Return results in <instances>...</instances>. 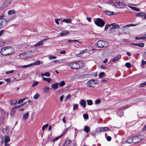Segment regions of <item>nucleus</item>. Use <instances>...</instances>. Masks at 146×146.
<instances>
[{
  "instance_id": "f257e3e1",
  "label": "nucleus",
  "mask_w": 146,
  "mask_h": 146,
  "mask_svg": "<svg viewBox=\"0 0 146 146\" xmlns=\"http://www.w3.org/2000/svg\"><path fill=\"white\" fill-rule=\"evenodd\" d=\"M14 51V48L13 47L6 46L3 47L1 49L0 53L3 55L7 56L12 54Z\"/></svg>"
},
{
  "instance_id": "f03ea898",
  "label": "nucleus",
  "mask_w": 146,
  "mask_h": 146,
  "mask_svg": "<svg viewBox=\"0 0 146 146\" xmlns=\"http://www.w3.org/2000/svg\"><path fill=\"white\" fill-rule=\"evenodd\" d=\"M95 24L98 26L102 27L105 25L104 22L102 19L99 18L95 19L94 20Z\"/></svg>"
},
{
  "instance_id": "7ed1b4c3",
  "label": "nucleus",
  "mask_w": 146,
  "mask_h": 146,
  "mask_svg": "<svg viewBox=\"0 0 146 146\" xmlns=\"http://www.w3.org/2000/svg\"><path fill=\"white\" fill-rule=\"evenodd\" d=\"M96 45L98 48H103L107 46V42L102 40L98 41L96 43Z\"/></svg>"
},
{
  "instance_id": "20e7f679",
  "label": "nucleus",
  "mask_w": 146,
  "mask_h": 146,
  "mask_svg": "<svg viewBox=\"0 0 146 146\" xmlns=\"http://www.w3.org/2000/svg\"><path fill=\"white\" fill-rule=\"evenodd\" d=\"M133 143H137L143 139H144V137L143 135H138L137 136H135L132 137Z\"/></svg>"
},
{
  "instance_id": "39448f33",
  "label": "nucleus",
  "mask_w": 146,
  "mask_h": 146,
  "mask_svg": "<svg viewBox=\"0 0 146 146\" xmlns=\"http://www.w3.org/2000/svg\"><path fill=\"white\" fill-rule=\"evenodd\" d=\"M136 26V25H135L133 24H130L129 25H126L125 26H122L121 27L119 28V29H118V32L119 33L121 34L122 33L120 32V30H121L123 31H124L125 30L129 28V27H131L132 26Z\"/></svg>"
},
{
  "instance_id": "423d86ee",
  "label": "nucleus",
  "mask_w": 146,
  "mask_h": 146,
  "mask_svg": "<svg viewBox=\"0 0 146 146\" xmlns=\"http://www.w3.org/2000/svg\"><path fill=\"white\" fill-rule=\"evenodd\" d=\"M114 6L117 8L122 7L124 5V3L123 2H121L119 0H114L113 2Z\"/></svg>"
},
{
  "instance_id": "0eeeda50",
  "label": "nucleus",
  "mask_w": 146,
  "mask_h": 146,
  "mask_svg": "<svg viewBox=\"0 0 146 146\" xmlns=\"http://www.w3.org/2000/svg\"><path fill=\"white\" fill-rule=\"evenodd\" d=\"M31 53V52H28L24 53L19 55L20 58H26L30 57L31 55H30Z\"/></svg>"
},
{
  "instance_id": "6e6552de",
  "label": "nucleus",
  "mask_w": 146,
  "mask_h": 146,
  "mask_svg": "<svg viewBox=\"0 0 146 146\" xmlns=\"http://www.w3.org/2000/svg\"><path fill=\"white\" fill-rule=\"evenodd\" d=\"M10 141V137L8 135H5L4 136V142L5 146H9L10 144L8 142Z\"/></svg>"
},
{
  "instance_id": "1a4fd4ad",
  "label": "nucleus",
  "mask_w": 146,
  "mask_h": 146,
  "mask_svg": "<svg viewBox=\"0 0 146 146\" xmlns=\"http://www.w3.org/2000/svg\"><path fill=\"white\" fill-rule=\"evenodd\" d=\"M0 22L2 28L6 27L8 23V21L5 19L0 20Z\"/></svg>"
},
{
  "instance_id": "9d476101",
  "label": "nucleus",
  "mask_w": 146,
  "mask_h": 146,
  "mask_svg": "<svg viewBox=\"0 0 146 146\" xmlns=\"http://www.w3.org/2000/svg\"><path fill=\"white\" fill-rule=\"evenodd\" d=\"M111 25L112 26L111 28V32H114V31L117 29H118L119 27L118 25L115 23L112 24Z\"/></svg>"
},
{
  "instance_id": "9b49d317",
  "label": "nucleus",
  "mask_w": 146,
  "mask_h": 146,
  "mask_svg": "<svg viewBox=\"0 0 146 146\" xmlns=\"http://www.w3.org/2000/svg\"><path fill=\"white\" fill-rule=\"evenodd\" d=\"M109 130L108 127H104L99 128L97 129V133H100L102 131H104Z\"/></svg>"
},
{
  "instance_id": "f8f14e48",
  "label": "nucleus",
  "mask_w": 146,
  "mask_h": 146,
  "mask_svg": "<svg viewBox=\"0 0 146 146\" xmlns=\"http://www.w3.org/2000/svg\"><path fill=\"white\" fill-rule=\"evenodd\" d=\"M94 80H91L87 82V84L88 87H94V86H93V85L94 84H96L94 82Z\"/></svg>"
},
{
  "instance_id": "ddd939ff",
  "label": "nucleus",
  "mask_w": 146,
  "mask_h": 146,
  "mask_svg": "<svg viewBox=\"0 0 146 146\" xmlns=\"http://www.w3.org/2000/svg\"><path fill=\"white\" fill-rule=\"evenodd\" d=\"M13 0H6L2 4L3 5V7H5L8 6L12 1Z\"/></svg>"
},
{
  "instance_id": "4468645a",
  "label": "nucleus",
  "mask_w": 146,
  "mask_h": 146,
  "mask_svg": "<svg viewBox=\"0 0 146 146\" xmlns=\"http://www.w3.org/2000/svg\"><path fill=\"white\" fill-rule=\"evenodd\" d=\"M77 62H73L70 64V66L72 69H78Z\"/></svg>"
},
{
  "instance_id": "2eb2a0df",
  "label": "nucleus",
  "mask_w": 146,
  "mask_h": 146,
  "mask_svg": "<svg viewBox=\"0 0 146 146\" xmlns=\"http://www.w3.org/2000/svg\"><path fill=\"white\" fill-rule=\"evenodd\" d=\"M10 127L9 126H7L5 128V130L7 134H11L12 133L13 129H14V128L11 130H10L9 129Z\"/></svg>"
},
{
  "instance_id": "dca6fc26",
  "label": "nucleus",
  "mask_w": 146,
  "mask_h": 146,
  "mask_svg": "<svg viewBox=\"0 0 146 146\" xmlns=\"http://www.w3.org/2000/svg\"><path fill=\"white\" fill-rule=\"evenodd\" d=\"M50 90L51 89L47 86H44L43 88V92L45 93H49Z\"/></svg>"
},
{
  "instance_id": "f3484780",
  "label": "nucleus",
  "mask_w": 146,
  "mask_h": 146,
  "mask_svg": "<svg viewBox=\"0 0 146 146\" xmlns=\"http://www.w3.org/2000/svg\"><path fill=\"white\" fill-rule=\"evenodd\" d=\"M8 115V113L7 111L4 110L2 111V112L1 117L3 118H7Z\"/></svg>"
},
{
  "instance_id": "a211bd4d",
  "label": "nucleus",
  "mask_w": 146,
  "mask_h": 146,
  "mask_svg": "<svg viewBox=\"0 0 146 146\" xmlns=\"http://www.w3.org/2000/svg\"><path fill=\"white\" fill-rule=\"evenodd\" d=\"M77 65L78 69L82 68L84 66V63L82 62L79 61L77 62Z\"/></svg>"
},
{
  "instance_id": "6ab92c4d",
  "label": "nucleus",
  "mask_w": 146,
  "mask_h": 146,
  "mask_svg": "<svg viewBox=\"0 0 146 146\" xmlns=\"http://www.w3.org/2000/svg\"><path fill=\"white\" fill-rule=\"evenodd\" d=\"M69 34V33L68 31H63L62 32H61L60 34V36H66L68 35Z\"/></svg>"
},
{
  "instance_id": "aec40b11",
  "label": "nucleus",
  "mask_w": 146,
  "mask_h": 146,
  "mask_svg": "<svg viewBox=\"0 0 146 146\" xmlns=\"http://www.w3.org/2000/svg\"><path fill=\"white\" fill-rule=\"evenodd\" d=\"M80 104L82 106L83 108L85 107L86 105V101L84 100H82L80 102Z\"/></svg>"
},
{
  "instance_id": "412c9836",
  "label": "nucleus",
  "mask_w": 146,
  "mask_h": 146,
  "mask_svg": "<svg viewBox=\"0 0 146 146\" xmlns=\"http://www.w3.org/2000/svg\"><path fill=\"white\" fill-rule=\"evenodd\" d=\"M41 76L43 78V77H44V76L46 77H49L50 76V73L49 72H45L44 73H41Z\"/></svg>"
},
{
  "instance_id": "4be33fe9",
  "label": "nucleus",
  "mask_w": 146,
  "mask_h": 146,
  "mask_svg": "<svg viewBox=\"0 0 146 146\" xmlns=\"http://www.w3.org/2000/svg\"><path fill=\"white\" fill-rule=\"evenodd\" d=\"M51 87L54 90L57 89L58 87V84L57 83H56L52 84Z\"/></svg>"
},
{
  "instance_id": "5701e85b",
  "label": "nucleus",
  "mask_w": 146,
  "mask_h": 146,
  "mask_svg": "<svg viewBox=\"0 0 146 146\" xmlns=\"http://www.w3.org/2000/svg\"><path fill=\"white\" fill-rule=\"evenodd\" d=\"M72 20L70 18H68L67 19H63L62 22H65L67 23H71L72 22Z\"/></svg>"
},
{
  "instance_id": "b1692460",
  "label": "nucleus",
  "mask_w": 146,
  "mask_h": 146,
  "mask_svg": "<svg viewBox=\"0 0 146 146\" xmlns=\"http://www.w3.org/2000/svg\"><path fill=\"white\" fill-rule=\"evenodd\" d=\"M71 143V140L67 139L65 140L63 146H67Z\"/></svg>"
},
{
  "instance_id": "393cba45",
  "label": "nucleus",
  "mask_w": 146,
  "mask_h": 146,
  "mask_svg": "<svg viewBox=\"0 0 146 146\" xmlns=\"http://www.w3.org/2000/svg\"><path fill=\"white\" fill-rule=\"evenodd\" d=\"M31 64L32 66L34 65H38L40 64V61L39 60H37L33 63H31Z\"/></svg>"
},
{
  "instance_id": "a878e982",
  "label": "nucleus",
  "mask_w": 146,
  "mask_h": 146,
  "mask_svg": "<svg viewBox=\"0 0 146 146\" xmlns=\"http://www.w3.org/2000/svg\"><path fill=\"white\" fill-rule=\"evenodd\" d=\"M90 130V128L87 126H86L84 128V131L86 133L89 132Z\"/></svg>"
},
{
  "instance_id": "bb28decb",
  "label": "nucleus",
  "mask_w": 146,
  "mask_h": 146,
  "mask_svg": "<svg viewBox=\"0 0 146 146\" xmlns=\"http://www.w3.org/2000/svg\"><path fill=\"white\" fill-rule=\"evenodd\" d=\"M10 104L12 105H16L17 104V102L15 100H12L10 101Z\"/></svg>"
},
{
  "instance_id": "cd10ccee",
  "label": "nucleus",
  "mask_w": 146,
  "mask_h": 146,
  "mask_svg": "<svg viewBox=\"0 0 146 146\" xmlns=\"http://www.w3.org/2000/svg\"><path fill=\"white\" fill-rule=\"evenodd\" d=\"M43 80L44 81H46L50 83L52 81V79L50 78H46L43 77Z\"/></svg>"
},
{
  "instance_id": "c85d7f7f",
  "label": "nucleus",
  "mask_w": 146,
  "mask_h": 146,
  "mask_svg": "<svg viewBox=\"0 0 146 146\" xmlns=\"http://www.w3.org/2000/svg\"><path fill=\"white\" fill-rule=\"evenodd\" d=\"M43 44V43L42 41L41 40H40L39 42H38L37 43L35 44V47H36L38 46L42 45Z\"/></svg>"
},
{
  "instance_id": "c756f323",
  "label": "nucleus",
  "mask_w": 146,
  "mask_h": 146,
  "mask_svg": "<svg viewBox=\"0 0 146 146\" xmlns=\"http://www.w3.org/2000/svg\"><path fill=\"white\" fill-rule=\"evenodd\" d=\"M144 15V13L143 12H141L137 13L136 14V16L137 17H143Z\"/></svg>"
},
{
  "instance_id": "7c9ffc66",
  "label": "nucleus",
  "mask_w": 146,
  "mask_h": 146,
  "mask_svg": "<svg viewBox=\"0 0 146 146\" xmlns=\"http://www.w3.org/2000/svg\"><path fill=\"white\" fill-rule=\"evenodd\" d=\"M99 77L100 78L105 77L106 76L105 74L103 72H100L99 74Z\"/></svg>"
},
{
  "instance_id": "2f4dec72",
  "label": "nucleus",
  "mask_w": 146,
  "mask_h": 146,
  "mask_svg": "<svg viewBox=\"0 0 146 146\" xmlns=\"http://www.w3.org/2000/svg\"><path fill=\"white\" fill-rule=\"evenodd\" d=\"M15 16L9 17V18L7 20V21H8V23L10 21L14 19H15Z\"/></svg>"
},
{
  "instance_id": "473e14b6",
  "label": "nucleus",
  "mask_w": 146,
  "mask_h": 146,
  "mask_svg": "<svg viewBox=\"0 0 146 146\" xmlns=\"http://www.w3.org/2000/svg\"><path fill=\"white\" fill-rule=\"evenodd\" d=\"M127 142L129 144L131 143H133V139L132 138H128L127 140Z\"/></svg>"
},
{
  "instance_id": "72a5a7b5",
  "label": "nucleus",
  "mask_w": 146,
  "mask_h": 146,
  "mask_svg": "<svg viewBox=\"0 0 146 146\" xmlns=\"http://www.w3.org/2000/svg\"><path fill=\"white\" fill-rule=\"evenodd\" d=\"M29 115V113L28 112H27L26 113L24 114L23 116V119L24 120L26 119L28 117Z\"/></svg>"
},
{
  "instance_id": "f704fd0d",
  "label": "nucleus",
  "mask_w": 146,
  "mask_h": 146,
  "mask_svg": "<svg viewBox=\"0 0 146 146\" xmlns=\"http://www.w3.org/2000/svg\"><path fill=\"white\" fill-rule=\"evenodd\" d=\"M105 13L107 15H113V13H114L113 12L110 11H105Z\"/></svg>"
},
{
  "instance_id": "c9c22d12",
  "label": "nucleus",
  "mask_w": 146,
  "mask_h": 146,
  "mask_svg": "<svg viewBox=\"0 0 146 146\" xmlns=\"http://www.w3.org/2000/svg\"><path fill=\"white\" fill-rule=\"evenodd\" d=\"M15 11L14 10H10L8 11V14L9 15H11L15 14Z\"/></svg>"
},
{
  "instance_id": "e433bc0d",
  "label": "nucleus",
  "mask_w": 146,
  "mask_h": 146,
  "mask_svg": "<svg viewBox=\"0 0 146 146\" xmlns=\"http://www.w3.org/2000/svg\"><path fill=\"white\" fill-rule=\"evenodd\" d=\"M120 59L119 57H118V56H116L113 59V61L114 62H115L116 61H118Z\"/></svg>"
},
{
  "instance_id": "4c0bfd02",
  "label": "nucleus",
  "mask_w": 146,
  "mask_h": 146,
  "mask_svg": "<svg viewBox=\"0 0 146 146\" xmlns=\"http://www.w3.org/2000/svg\"><path fill=\"white\" fill-rule=\"evenodd\" d=\"M114 2V0H113L112 1H110L107 3L112 6H114V3H113Z\"/></svg>"
},
{
  "instance_id": "58836bf2",
  "label": "nucleus",
  "mask_w": 146,
  "mask_h": 146,
  "mask_svg": "<svg viewBox=\"0 0 146 146\" xmlns=\"http://www.w3.org/2000/svg\"><path fill=\"white\" fill-rule=\"evenodd\" d=\"M27 99V98H22L20 99L19 101L17 102V104H19L21 103H22L23 102L24 100H25L26 99Z\"/></svg>"
},
{
  "instance_id": "ea45409f",
  "label": "nucleus",
  "mask_w": 146,
  "mask_h": 146,
  "mask_svg": "<svg viewBox=\"0 0 146 146\" xmlns=\"http://www.w3.org/2000/svg\"><path fill=\"white\" fill-rule=\"evenodd\" d=\"M87 102L88 104L89 105H92L93 104L92 101L90 100H87Z\"/></svg>"
},
{
  "instance_id": "a19ab883",
  "label": "nucleus",
  "mask_w": 146,
  "mask_h": 146,
  "mask_svg": "<svg viewBox=\"0 0 146 146\" xmlns=\"http://www.w3.org/2000/svg\"><path fill=\"white\" fill-rule=\"evenodd\" d=\"M62 135L60 136H58V137H56L54 139H53L52 140V142H54L57 140L58 139H59V138H60L62 136Z\"/></svg>"
},
{
  "instance_id": "79ce46f5",
  "label": "nucleus",
  "mask_w": 146,
  "mask_h": 146,
  "mask_svg": "<svg viewBox=\"0 0 146 146\" xmlns=\"http://www.w3.org/2000/svg\"><path fill=\"white\" fill-rule=\"evenodd\" d=\"M32 66L31 64H30L27 65H23L21 66V68H27L29 67H30Z\"/></svg>"
},
{
  "instance_id": "37998d69",
  "label": "nucleus",
  "mask_w": 146,
  "mask_h": 146,
  "mask_svg": "<svg viewBox=\"0 0 146 146\" xmlns=\"http://www.w3.org/2000/svg\"><path fill=\"white\" fill-rule=\"evenodd\" d=\"M39 82L38 81H35L33 84L32 85V87H34L35 86H37Z\"/></svg>"
},
{
  "instance_id": "c03bdc74",
  "label": "nucleus",
  "mask_w": 146,
  "mask_h": 146,
  "mask_svg": "<svg viewBox=\"0 0 146 146\" xmlns=\"http://www.w3.org/2000/svg\"><path fill=\"white\" fill-rule=\"evenodd\" d=\"M60 86H62L65 84V83L64 81H62L60 83L58 84Z\"/></svg>"
},
{
  "instance_id": "a18cd8bd",
  "label": "nucleus",
  "mask_w": 146,
  "mask_h": 146,
  "mask_svg": "<svg viewBox=\"0 0 146 146\" xmlns=\"http://www.w3.org/2000/svg\"><path fill=\"white\" fill-rule=\"evenodd\" d=\"M144 45V44L143 43H137V46L141 47H143Z\"/></svg>"
},
{
  "instance_id": "49530a36",
  "label": "nucleus",
  "mask_w": 146,
  "mask_h": 146,
  "mask_svg": "<svg viewBox=\"0 0 146 146\" xmlns=\"http://www.w3.org/2000/svg\"><path fill=\"white\" fill-rule=\"evenodd\" d=\"M101 103L100 100L99 99H97L95 101V104L96 105H97Z\"/></svg>"
},
{
  "instance_id": "de8ad7c7",
  "label": "nucleus",
  "mask_w": 146,
  "mask_h": 146,
  "mask_svg": "<svg viewBox=\"0 0 146 146\" xmlns=\"http://www.w3.org/2000/svg\"><path fill=\"white\" fill-rule=\"evenodd\" d=\"M78 107V105L77 104H74L73 106V109L74 110H76Z\"/></svg>"
},
{
  "instance_id": "09e8293b",
  "label": "nucleus",
  "mask_w": 146,
  "mask_h": 146,
  "mask_svg": "<svg viewBox=\"0 0 146 146\" xmlns=\"http://www.w3.org/2000/svg\"><path fill=\"white\" fill-rule=\"evenodd\" d=\"M125 66L127 67V68H130L131 67V64L129 62H127L125 63Z\"/></svg>"
},
{
  "instance_id": "8fccbe9b",
  "label": "nucleus",
  "mask_w": 146,
  "mask_h": 146,
  "mask_svg": "<svg viewBox=\"0 0 146 146\" xmlns=\"http://www.w3.org/2000/svg\"><path fill=\"white\" fill-rule=\"evenodd\" d=\"M83 117L85 119H88V115L87 113L84 114L83 115Z\"/></svg>"
},
{
  "instance_id": "3c124183",
  "label": "nucleus",
  "mask_w": 146,
  "mask_h": 146,
  "mask_svg": "<svg viewBox=\"0 0 146 146\" xmlns=\"http://www.w3.org/2000/svg\"><path fill=\"white\" fill-rule=\"evenodd\" d=\"M39 96H40L38 94H36L34 96V98L35 99H37L38 98V97H39Z\"/></svg>"
},
{
  "instance_id": "603ef678",
  "label": "nucleus",
  "mask_w": 146,
  "mask_h": 146,
  "mask_svg": "<svg viewBox=\"0 0 146 146\" xmlns=\"http://www.w3.org/2000/svg\"><path fill=\"white\" fill-rule=\"evenodd\" d=\"M48 124H46L43 125L42 127V130L44 131L45 129L48 127Z\"/></svg>"
},
{
  "instance_id": "864d4df0",
  "label": "nucleus",
  "mask_w": 146,
  "mask_h": 146,
  "mask_svg": "<svg viewBox=\"0 0 146 146\" xmlns=\"http://www.w3.org/2000/svg\"><path fill=\"white\" fill-rule=\"evenodd\" d=\"M68 42H71L72 41H73V42H78L79 43H80V42L78 40H68Z\"/></svg>"
},
{
  "instance_id": "5fc2aeb1",
  "label": "nucleus",
  "mask_w": 146,
  "mask_h": 146,
  "mask_svg": "<svg viewBox=\"0 0 146 146\" xmlns=\"http://www.w3.org/2000/svg\"><path fill=\"white\" fill-rule=\"evenodd\" d=\"M133 10H135V11H140V9L139 8L137 7H133Z\"/></svg>"
},
{
  "instance_id": "6e6d98bb",
  "label": "nucleus",
  "mask_w": 146,
  "mask_h": 146,
  "mask_svg": "<svg viewBox=\"0 0 146 146\" xmlns=\"http://www.w3.org/2000/svg\"><path fill=\"white\" fill-rule=\"evenodd\" d=\"M60 20L61 19H55V22L56 24L58 25L59 24V23L58 21H60Z\"/></svg>"
},
{
  "instance_id": "4d7b16f0",
  "label": "nucleus",
  "mask_w": 146,
  "mask_h": 146,
  "mask_svg": "<svg viewBox=\"0 0 146 146\" xmlns=\"http://www.w3.org/2000/svg\"><path fill=\"white\" fill-rule=\"evenodd\" d=\"M48 57H49V59L50 60H52V59H56L57 58V57L56 56H49Z\"/></svg>"
},
{
  "instance_id": "13d9d810",
  "label": "nucleus",
  "mask_w": 146,
  "mask_h": 146,
  "mask_svg": "<svg viewBox=\"0 0 146 146\" xmlns=\"http://www.w3.org/2000/svg\"><path fill=\"white\" fill-rule=\"evenodd\" d=\"M14 72V70H12L8 71H7L6 72V74H11L13 73Z\"/></svg>"
},
{
  "instance_id": "bf43d9fd",
  "label": "nucleus",
  "mask_w": 146,
  "mask_h": 146,
  "mask_svg": "<svg viewBox=\"0 0 146 146\" xmlns=\"http://www.w3.org/2000/svg\"><path fill=\"white\" fill-rule=\"evenodd\" d=\"M111 26V25H108V24H106L105 27H104V30H107V28L108 27H110Z\"/></svg>"
},
{
  "instance_id": "052dcab7",
  "label": "nucleus",
  "mask_w": 146,
  "mask_h": 146,
  "mask_svg": "<svg viewBox=\"0 0 146 146\" xmlns=\"http://www.w3.org/2000/svg\"><path fill=\"white\" fill-rule=\"evenodd\" d=\"M4 44V42L2 40H0V47L3 46Z\"/></svg>"
},
{
  "instance_id": "680f3d73",
  "label": "nucleus",
  "mask_w": 146,
  "mask_h": 146,
  "mask_svg": "<svg viewBox=\"0 0 146 146\" xmlns=\"http://www.w3.org/2000/svg\"><path fill=\"white\" fill-rule=\"evenodd\" d=\"M5 16L4 15H3L0 16V20H2L3 19H5L4 18L5 17Z\"/></svg>"
},
{
  "instance_id": "e2e57ef3",
  "label": "nucleus",
  "mask_w": 146,
  "mask_h": 146,
  "mask_svg": "<svg viewBox=\"0 0 146 146\" xmlns=\"http://www.w3.org/2000/svg\"><path fill=\"white\" fill-rule=\"evenodd\" d=\"M141 64L142 65L146 64V61H145L144 60H142L141 61Z\"/></svg>"
},
{
  "instance_id": "0e129e2a",
  "label": "nucleus",
  "mask_w": 146,
  "mask_h": 146,
  "mask_svg": "<svg viewBox=\"0 0 146 146\" xmlns=\"http://www.w3.org/2000/svg\"><path fill=\"white\" fill-rule=\"evenodd\" d=\"M143 56L145 60H146V51L143 54Z\"/></svg>"
},
{
  "instance_id": "69168bd1",
  "label": "nucleus",
  "mask_w": 146,
  "mask_h": 146,
  "mask_svg": "<svg viewBox=\"0 0 146 146\" xmlns=\"http://www.w3.org/2000/svg\"><path fill=\"white\" fill-rule=\"evenodd\" d=\"M107 139L108 141H110L111 140V137L110 136H108L107 137Z\"/></svg>"
},
{
  "instance_id": "338daca9",
  "label": "nucleus",
  "mask_w": 146,
  "mask_h": 146,
  "mask_svg": "<svg viewBox=\"0 0 146 146\" xmlns=\"http://www.w3.org/2000/svg\"><path fill=\"white\" fill-rule=\"evenodd\" d=\"M71 97V95L70 94H69L67 96L65 100H67L69 99Z\"/></svg>"
},
{
  "instance_id": "774afa93",
  "label": "nucleus",
  "mask_w": 146,
  "mask_h": 146,
  "mask_svg": "<svg viewBox=\"0 0 146 146\" xmlns=\"http://www.w3.org/2000/svg\"><path fill=\"white\" fill-rule=\"evenodd\" d=\"M4 31L3 30H2L0 31V36H1L4 33Z\"/></svg>"
}]
</instances>
